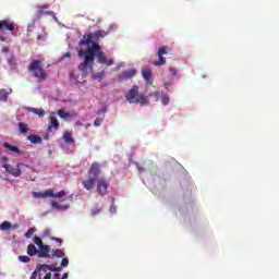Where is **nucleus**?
I'll return each instance as SVG.
<instances>
[{
    "mask_svg": "<svg viewBox=\"0 0 279 279\" xmlns=\"http://www.w3.org/2000/svg\"><path fill=\"white\" fill-rule=\"evenodd\" d=\"M110 32L104 29H98L93 33L85 34L83 39L80 40L76 51L78 58L83 62L78 64V71L82 72V77H86L89 71H93L95 66V58H97L98 64H105V66H112L114 64V59H109L104 51H101V46L99 40L106 38Z\"/></svg>",
    "mask_w": 279,
    "mask_h": 279,
    "instance_id": "f257e3e1",
    "label": "nucleus"
},
{
    "mask_svg": "<svg viewBox=\"0 0 279 279\" xmlns=\"http://www.w3.org/2000/svg\"><path fill=\"white\" fill-rule=\"evenodd\" d=\"M88 178L83 180L82 184L86 191H93L95 184H97V178L101 175V166L99 162L94 161L87 172Z\"/></svg>",
    "mask_w": 279,
    "mask_h": 279,
    "instance_id": "f03ea898",
    "label": "nucleus"
},
{
    "mask_svg": "<svg viewBox=\"0 0 279 279\" xmlns=\"http://www.w3.org/2000/svg\"><path fill=\"white\" fill-rule=\"evenodd\" d=\"M125 99L129 104H140V106H149V97L138 92V86L134 85L125 94Z\"/></svg>",
    "mask_w": 279,
    "mask_h": 279,
    "instance_id": "7ed1b4c3",
    "label": "nucleus"
},
{
    "mask_svg": "<svg viewBox=\"0 0 279 279\" xmlns=\"http://www.w3.org/2000/svg\"><path fill=\"white\" fill-rule=\"evenodd\" d=\"M28 71L32 73L33 77L37 80V82H45L47 77H49L47 70L43 68L41 60H33L28 65Z\"/></svg>",
    "mask_w": 279,
    "mask_h": 279,
    "instance_id": "20e7f679",
    "label": "nucleus"
},
{
    "mask_svg": "<svg viewBox=\"0 0 279 279\" xmlns=\"http://www.w3.org/2000/svg\"><path fill=\"white\" fill-rule=\"evenodd\" d=\"M33 197L45 199L47 197H54L56 199H61V197H66V192L61 190L58 193H53V190H45L44 192H34Z\"/></svg>",
    "mask_w": 279,
    "mask_h": 279,
    "instance_id": "39448f33",
    "label": "nucleus"
},
{
    "mask_svg": "<svg viewBox=\"0 0 279 279\" xmlns=\"http://www.w3.org/2000/svg\"><path fill=\"white\" fill-rule=\"evenodd\" d=\"M37 270L43 271V274H46L43 279H51V272L48 271H62V267H57L56 264H38Z\"/></svg>",
    "mask_w": 279,
    "mask_h": 279,
    "instance_id": "423d86ee",
    "label": "nucleus"
},
{
    "mask_svg": "<svg viewBox=\"0 0 279 279\" xmlns=\"http://www.w3.org/2000/svg\"><path fill=\"white\" fill-rule=\"evenodd\" d=\"M97 184V193L100 195H106L108 193V187L110 186V183L106 178L96 179Z\"/></svg>",
    "mask_w": 279,
    "mask_h": 279,
    "instance_id": "0eeeda50",
    "label": "nucleus"
},
{
    "mask_svg": "<svg viewBox=\"0 0 279 279\" xmlns=\"http://www.w3.org/2000/svg\"><path fill=\"white\" fill-rule=\"evenodd\" d=\"M157 56L159 58L158 61L154 62L155 66H165L167 64V59L163 56H167V47L162 46L159 48Z\"/></svg>",
    "mask_w": 279,
    "mask_h": 279,
    "instance_id": "6e6552de",
    "label": "nucleus"
},
{
    "mask_svg": "<svg viewBox=\"0 0 279 279\" xmlns=\"http://www.w3.org/2000/svg\"><path fill=\"white\" fill-rule=\"evenodd\" d=\"M3 169H5L7 173H9L10 175H13L14 178H19L21 177V163H17V167L14 168L11 165L8 163H3L2 165Z\"/></svg>",
    "mask_w": 279,
    "mask_h": 279,
    "instance_id": "1a4fd4ad",
    "label": "nucleus"
},
{
    "mask_svg": "<svg viewBox=\"0 0 279 279\" xmlns=\"http://www.w3.org/2000/svg\"><path fill=\"white\" fill-rule=\"evenodd\" d=\"M136 75V69L123 71L117 76L118 82H125V80H132Z\"/></svg>",
    "mask_w": 279,
    "mask_h": 279,
    "instance_id": "9d476101",
    "label": "nucleus"
},
{
    "mask_svg": "<svg viewBox=\"0 0 279 279\" xmlns=\"http://www.w3.org/2000/svg\"><path fill=\"white\" fill-rule=\"evenodd\" d=\"M51 252V246L44 244L43 246L39 247L38 251V258H51V255L49 254Z\"/></svg>",
    "mask_w": 279,
    "mask_h": 279,
    "instance_id": "9b49d317",
    "label": "nucleus"
},
{
    "mask_svg": "<svg viewBox=\"0 0 279 279\" xmlns=\"http://www.w3.org/2000/svg\"><path fill=\"white\" fill-rule=\"evenodd\" d=\"M3 29H8V32H14V24L8 23V20H1L0 32H3Z\"/></svg>",
    "mask_w": 279,
    "mask_h": 279,
    "instance_id": "f8f14e48",
    "label": "nucleus"
},
{
    "mask_svg": "<svg viewBox=\"0 0 279 279\" xmlns=\"http://www.w3.org/2000/svg\"><path fill=\"white\" fill-rule=\"evenodd\" d=\"M3 147L5 149H9V151H13V154H16V156H21V154H23V151H21V149H19L16 146H14L8 142L3 143Z\"/></svg>",
    "mask_w": 279,
    "mask_h": 279,
    "instance_id": "ddd939ff",
    "label": "nucleus"
},
{
    "mask_svg": "<svg viewBox=\"0 0 279 279\" xmlns=\"http://www.w3.org/2000/svg\"><path fill=\"white\" fill-rule=\"evenodd\" d=\"M142 76L144 77L145 82H151V68H143Z\"/></svg>",
    "mask_w": 279,
    "mask_h": 279,
    "instance_id": "4468645a",
    "label": "nucleus"
},
{
    "mask_svg": "<svg viewBox=\"0 0 279 279\" xmlns=\"http://www.w3.org/2000/svg\"><path fill=\"white\" fill-rule=\"evenodd\" d=\"M12 95V88L5 89L2 88L0 89V101H8V96Z\"/></svg>",
    "mask_w": 279,
    "mask_h": 279,
    "instance_id": "2eb2a0df",
    "label": "nucleus"
},
{
    "mask_svg": "<svg viewBox=\"0 0 279 279\" xmlns=\"http://www.w3.org/2000/svg\"><path fill=\"white\" fill-rule=\"evenodd\" d=\"M60 128V122L58 121V118L51 116L50 117V124L48 126V130L50 132L51 129L58 130Z\"/></svg>",
    "mask_w": 279,
    "mask_h": 279,
    "instance_id": "dca6fc26",
    "label": "nucleus"
},
{
    "mask_svg": "<svg viewBox=\"0 0 279 279\" xmlns=\"http://www.w3.org/2000/svg\"><path fill=\"white\" fill-rule=\"evenodd\" d=\"M26 254L28 256H36L38 255V248L34 244H28Z\"/></svg>",
    "mask_w": 279,
    "mask_h": 279,
    "instance_id": "f3484780",
    "label": "nucleus"
},
{
    "mask_svg": "<svg viewBox=\"0 0 279 279\" xmlns=\"http://www.w3.org/2000/svg\"><path fill=\"white\" fill-rule=\"evenodd\" d=\"M27 141H31L33 145H40V143H43V137L38 135H28Z\"/></svg>",
    "mask_w": 279,
    "mask_h": 279,
    "instance_id": "a211bd4d",
    "label": "nucleus"
},
{
    "mask_svg": "<svg viewBox=\"0 0 279 279\" xmlns=\"http://www.w3.org/2000/svg\"><path fill=\"white\" fill-rule=\"evenodd\" d=\"M65 254L62 250L56 248L52 250V255H50V258H64Z\"/></svg>",
    "mask_w": 279,
    "mask_h": 279,
    "instance_id": "6ab92c4d",
    "label": "nucleus"
},
{
    "mask_svg": "<svg viewBox=\"0 0 279 279\" xmlns=\"http://www.w3.org/2000/svg\"><path fill=\"white\" fill-rule=\"evenodd\" d=\"M27 111L33 112V114H37V117H45V109H36L33 107H28Z\"/></svg>",
    "mask_w": 279,
    "mask_h": 279,
    "instance_id": "aec40b11",
    "label": "nucleus"
},
{
    "mask_svg": "<svg viewBox=\"0 0 279 279\" xmlns=\"http://www.w3.org/2000/svg\"><path fill=\"white\" fill-rule=\"evenodd\" d=\"M58 116L60 117V119H64L65 121L73 118V116L71 113H69V112H66L65 110H62V109H60L58 111Z\"/></svg>",
    "mask_w": 279,
    "mask_h": 279,
    "instance_id": "412c9836",
    "label": "nucleus"
},
{
    "mask_svg": "<svg viewBox=\"0 0 279 279\" xmlns=\"http://www.w3.org/2000/svg\"><path fill=\"white\" fill-rule=\"evenodd\" d=\"M51 208H56V210H66L69 208V205H60L58 202L52 201L51 202Z\"/></svg>",
    "mask_w": 279,
    "mask_h": 279,
    "instance_id": "4be33fe9",
    "label": "nucleus"
},
{
    "mask_svg": "<svg viewBox=\"0 0 279 279\" xmlns=\"http://www.w3.org/2000/svg\"><path fill=\"white\" fill-rule=\"evenodd\" d=\"M0 230H2V232H5L8 230H12V222L4 220L1 225H0Z\"/></svg>",
    "mask_w": 279,
    "mask_h": 279,
    "instance_id": "5701e85b",
    "label": "nucleus"
},
{
    "mask_svg": "<svg viewBox=\"0 0 279 279\" xmlns=\"http://www.w3.org/2000/svg\"><path fill=\"white\" fill-rule=\"evenodd\" d=\"M19 130L22 134H27V132H29V126H27V124L24 122H20Z\"/></svg>",
    "mask_w": 279,
    "mask_h": 279,
    "instance_id": "b1692460",
    "label": "nucleus"
},
{
    "mask_svg": "<svg viewBox=\"0 0 279 279\" xmlns=\"http://www.w3.org/2000/svg\"><path fill=\"white\" fill-rule=\"evenodd\" d=\"M8 64L11 69V71H14V69H16V57L12 56L9 60H8Z\"/></svg>",
    "mask_w": 279,
    "mask_h": 279,
    "instance_id": "393cba45",
    "label": "nucleus"
},
{
    "mask_svg": "<svg viewBox=\"0 0 279 279\" xmlns=\"http://www.w3.org/2000/svg\"><path fill=\"white\" fill-rule=\"evenodd\" d=\"M63 140L65 143H74L75 140H73V134L71 132H65L63 134Z\"/></svg>",
    "mask_w": 279,
    "mask_h": 279,
    "instance_id": "a878e982",
    "label": "nucleus"
},
{
    "mask_svg": "<svg viewBox=\"0 0 279 279\" xmlns=\"http://www.w3.org/2000/svg\"><path fill=\"white\" fill-rule=\"evenodd\" d=\"M43 276V270H38V266H36L35 271L32 272L31 278L29 279H37V278H41Z\"/></svg>",
    "mask_w": 279,
    "mask_h": 279,
    "instance_id": "bb28decb",
    "label": "nucleus"
},
{
    "mask_svg": "<svg viewBox=\"0 0 279 279\" xmlns=\"http://www.w3.org/2000/svg\"><path fill=\"white\" fill-rule=\"evenodd\" d=\"M104 75H106V73L102 72H97L95 74L92 75L93 80H97L98 82H101V80H104Z\"/></svg>",
    "mask_w": 279,
    "mask_h": 279,
    "instance_id": "cd10ccee",
    "label": "nucleus"
},
{
    "mask_svg": "<svg viewBox=\"0 0 279 279\" xmlns=\"http://www.w3.org/2000/svg\"><path fill=\"white\" fill-rule=\"evenodd\" d=\"M34 243L35 245H37L38 247H43L45 244L43 243V239H40V236L36 235L34 238Z\"/></svg>",
    "mask_w": 279,
    "mask_h": 279,
    "instance_id": "c85d7f7f",
    "label": "nucleus"
},
{
    "mask_svg": "<svg viewBox=\"0 0 279 279\" xmlns=\"http://www.w3.org/2000/svg\"><path fill=\"white\" fill-rule=\"evenodd\" d=\"M17 259L20 260V263H31L32 260V258H29L27 255H20Z\"/></svg>",
    "mask_w": 279,
    "mask_h": 279,
    "instance_id": "c756f323",
    "label": "nucleus"
},
{
    "mask_svg": "<svg viewBox=\"0 0 279 279\" xmlns=\"http://www.w3.org/2000/svg\"><path fill=\"white\" fill-rule=\"evenodd\" d=\"M99 213H101V208H99V206H96L90 210L92 217H96V215H99Z\"/></svg>",
    "mask_w": 279,
    "mask_h": 279,
    "instance_id": "7c9ffc66",
    "label": "nucleus"
},
{
    "mask_svg": "<svg viewBox=\"0 0 279 279\" xmlns=\"http://www.w3.org/2000/svg\"><path fill=\"white\" fill-rule=\"evenodd\" d=\"M36 232V229L31 228L27 230V232L25 233L26 239H29L32 236V234H34Z\"/></svg>",
    "mask_w": 279,
    "mask_h": 279,
    "instance_id": "2f4dec72",
    "label": "nucleus"
},
{
    "mask_svg": "<svg viewBox=\"0 0 279 279\" xmlns=\"http://www.w3.org/2000/svg\"><path fill=\"white\" fill-rule=\"evenodd\" d=\"M161 102L163 106H169V96H162L161 97Z\"/></svg>",
    "mask_w": 279,
    "mask_h": 279,
    "instance_id": "473e14b6",
    "label": "nucleus"
},
{
    "mask_svg": "<svg viewBox=\"0 0 279 279\" xmlns=\"http://www.w3.org/2000/svg\"><path fill=\"white\" fill-rule=\"evenodd\" d=\"M61 267H69V259L66 257H63L61 260Z\"/></svg>",
    "mask_w": 279,
    "mask_h": 279,
    "instance_id": "72a5a7b5",
    "label": "nucleus"
},
{
    "mask_svg": "<svg viewBox=\"0 0 279 279\" xmlns=\"http://www.w3.org/2000/svg\"><path fill=\"white\" fill-rule=\"evenodd\" d=\"M94 125H95V128H99V125H101V119L97 118V119L94 121Z\"/></svg>",
    "mask_w": 279,
    "mask_h": 279,
    "instance_id": "f704fd0d",
    "label": "nucleus"
},
{
    "mask_svg": "<svg viewBox=\"0 0 279 279\" xmlns=\"http://www.w3.org/2000/svg\"><path fill=\"white\" fill-rule=\"evenodd\" d=\"M169 71L172 75H178V69L175 68H169Z\"/></svg>",
    "mask_w": 279,
    "mask_h": 279,
    "instance_id": "c9c22d12",
    "label": "nucleus"
},
{
    "mask_svg": "<svg viewBox=\"0 0 279 279\" xmlns=\"http://www.w3.org/2000/svg\"><path fill=\"white\" fill-rule=\"evenodd\" d=\"M2 53H10V47L8 46L2 47Z\"/></svg>",
    "mask_w": 279,
    "mask_h": 279,
    "instance_id": "e433bc0d",
    "label": "nucleus"
},
{
    "mask_svg": "<svg viewBox=\"0 0 279 279\" xmlns=\"http://www.w3.org/2000/svg\"><path fill=\"white\" fill-rule=\"evenodd\" d=\"M72 56L73 54L71 52H65L63 53L62 59L65 60V58H72Z\"/></svg>",
    "mask_w": 279,
    "mask_h": 279,
    "instance_id": "4c0bfd02",
    "label": "nucleus"
},
{
    "mask_svg": "<svg viewBox=\"0 0 279 279\" xmlns=\"http://www.w3.org/2000/svg\"><path fill=\"white\" fill-rule=\"evenodd\" d=\"M51 241H56L59 245H62V239L60 238H51Z\"/></svg>",
    "mask_w": 279,
    "mask_h": 279,
    "instance_id": "58836bf2",
    "label": "nucleus"
},
{
    "mask_svg": "<svg viewBox=\"0 0 279 279\" xmlns=\"http://www.w3.org/2000/svg\"><path fill=\"white\" fill-rule=\"evenodd\" d=\"M153 95H154L157 99H160V92H154Z\"/></svg>",
    "mask_w": 279,
    "mask_h": 279,
    "instance_id": "ea45409f",
    "label": "nucleus"
},
{
    "mask_svg": "<svg viewBox=\"0 0 279 279\" xmlns=\"http://www.w3.org/2000/svg\"><path fill=\"white\" fill-rule=\"evenodd\" d=\"M54 279H62L60 272H56V274H54Z\"/></svg>",
    "mask_w": 279,
    "mask_h": 279,
    "instance_id": "a19ab883",
    "label": "nucleus"
},
{
    "mask_svg": "<svg viewBox=\"0 0 279 279\" xmlns=\"http://www.w3.org/2000/svg\"><path fill=\"white\" fill-rule=\"evenodd\" d=\"M116 210H117V207H114V205H112V206L110 207V211H111V213H116Z\"/></svg>",
    "mask_w": 279,
    "mask_h": 279,
    "instance_id": "79ce46f5",
    "label": "nucleus"
},
{
    "mask_svg": "<svg viewBox=\"0 0 279 279\" xmlns=\"http://www.w3.org/2000/svg\"><path fill=\"white\" fill-rule=\"evenodd\" d=\"M61 279H69V274L64 272Z\"/></svg>",
    "mask_w": 279,
    "mask_h": 279,
    "instance_id": "37998d69",
    "label": "nucleus"
},
{
    "mask_svg": "<svg viewBox=\"0 0 279 279\" xmlns=\"http://www.w3.org/2000/svg\"><path fill=\"white\" fill-rule=\"evenodd\" d=\"M0 41L1 43H5V37L4 36H0Z\"/></svg>",
    "mask_w": 279,
    "mask_h": 279,
    "instance_id": "c03bdc74",
    "label": "nucleus"
},
{
    "mask_svg": "<svg viewBox=\"0 0 279 279\" xmlns=\"http://www.w3.org/2000/svg\"><path fill=\"white\" fill-rule=\"evenodd\" d=\"M2 162H8V157H2Z\"/></svg>",
    "mask_w": 279,
    "mask_h": 279,
    "instance_id": "a18cd8bd",
    "label": "nucleus"
},
{
    "mask_svg": "<svg viewBox=\"0 0 279 279\" xmlns=\"http://www.w3.org/2000/svg\"><path fill=\"white\" fill-rule=\"evenodd\" d=\"M112 27H114V25H111V26H110V29H112Z\"/></svg>",
    "mask_w": 279,
    "mask_h": 279,
    "instance_id": "49530a36",
    "label": "nucleus"
},
{
    "mask_svg": "<svg viewBox=\"0 0 279 279\" xmlns=\"http://www.w3.org/2000/svg\"><path fill=\"white\" fill-rule=\"evenodd\" d=\"M13 228H19V226L15 225V226H13Z\"/></svg>",
    "mask_w": 279,
    "mask_h": 279,
    "instance_id": "de8ad7c7",
    "label": "nucleus"
}]
</instances>
